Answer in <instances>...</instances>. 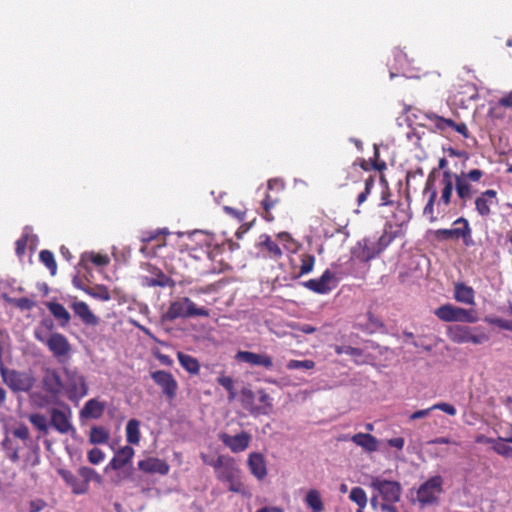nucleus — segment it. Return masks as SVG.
Masks as SVG:
<instances>
[{
    "mask_svg": "<svg viewBox=\"0 0 512 512\" xmlns=\"http://www.w3.org/2000/svg\"><path fill=\"white\" fill-rule=\"evenodd\" d=\"M74 314L86 325L96 326L99 323L98 317L90 310L84 301H75L71 304Z\"/></svg>",
    "mask_w": 512,
    "mask_h": 512,
    "instance_id": "obj_25",
    "label": "nucleus"
},
{
    "mask_svg": "<svg viewBox=\"0 0 512 512\" xmlns=\"http://www.w3.org/2000/svg\"><path fill=\"white\" fill-rule=\"evenodd\" d=\"M484 175V171L478 168L468 171L462 170L459 173L454 172L455 192L462 206H465L466 203L472 200L477 194L474 183H479Z\"/></svg>",
    "mask_w": 512,
    "mask_h": 512,
    "instance_id": "obj_4",
    "label": "nucleus"
},
{
    "mask_svg": "<svg viewBox=\"0 0 512 512\" xmlns=\"http://www.w3.org/2000/svg\"><path fill=\"white\" fill-rule=\"evenodd\" d=\"M251 438V435L246 431H241L236 435H229L225 432L219 434V440L233 453L245 451L249 447Z\"/></svg>",
    "mask_w": 512,
    "mask_h": 512,
    "instance_id": "obj_18",
    "label": "nucleus"
},
{
    "mask_svg": "<svg viewBox=\"0 0 512 512\" xmlns=\"http://www.w3.org/2000/svg\"><path fill=\"white\" fill-rule=\"evenodd\" d=\"M349 498L355 502L360 509H363L367 504V495L361 487H354L350 491Z\"/></svg>",
    "mask_w": 512,
    "mask_h": 512,
    "instance_id": "obj_43",
    "label": "nucleus"
},
{
    "mask_svg": "<svg viewBox=\"0 0 512 512\" xmlns=\"http://www.w3.org/2000/svg\"><path fill=\"white\" fill-rule=\"evenodd\" d=\"M5 300L8 304H10L22 311H30L36 305L35 301L28 297H21V298L5 297Z\"/></svg>",
    "mask_w": 512,
    "mask_h": 512,
    "instance_id": "obj_40",
    "label": "nucleus"
},
{
    "mask_svg": "<svg viewBox=\"0 0 512 512\" xmlns=\"http://www.w3.org/2000/svg\"><path fill=\"white\" fill-rule=\"evenodd\" d=\"M87 458L91 464L97 465L104 460L105 454L101 449L93 448L88 451Z\"/></svg>",
    "mask_w": 512,
    "mask_h": 512,
    "instance_id": "obj_52",
    "label": "nucleus"
},
{
    "mask_svg": "<svg viewBox=\"0 0 512 512\" xmlns=\"http://www.w3.org/2000/svg\"><path fill=\"white\" fill-rule=\"evenodd\" d=\"M490 324H493L501 329L508 330L512 332V320H506L502 318H494L489 320Z\"/></svg>",
    "mask_w": 512,
    "mask_h": 512,
    "instance_id": "obj_59",
    "label": "nucleus"
},
{
    "mask_svg": "<svg viewBox=\"0 0 512 512\" xmlns=\"http://www.w3.org/2000/svg\"><path fill=\"white\" fill-rule=\"evenodd\" d=\"M235 360L238 362H244L251 366L263 367L266 370L273 368V360L271 356L266 353H254L250 351H238L235 355Z\"/></svg>",
    "mask_w": 512,
    "mask_h": 512,
    "instance_id": "obj_21",
    "label": "nucleus"
},
{
    "mask_svg": "<svg viewBox=\"0 0 512 512\" xmlns=\"http://www.w3.org/2000/svg\"><path fill=\"white\" fill-rule=\"evenodd\" d=\"M450 128L455 130L456 132H458L465 138H467L469 135V131H468L467 125L465 123L454 122V125H451Z\"/></svg>",
    "mask_w": 512,
    "mask_h": 512,
    "instance_id": "obj_63",
    "label": "nucleus"
},
{
    "mask_svg": "<svg viewBox=\"0 0 512 512\" xmlns=\"http://www.w3.org/2000/svg\"><path fill=\"white\" fill-rule=\"evenodd\" d=\"M301 265L298 273L295 275V278H300L303 275H306L312 272L315 265V256L309 253H303L300 255Z\"/></svg>",
    "mask_w": 512,
    "mask_h": 512,
    "instance_id": "obj_38",
    "label": "nucleus"
},
{
    "mask_svg": "<svg viewBox=\"0 0 512 512\" xmlns=\"http://www.w3.org/2000/svg\"><path fill=\"white\" fill-rule=\"evenodd\" d=\"M431 409L440 410L450 416H455L457 413L456 408L453 405L445 402L436 403L431 406Z\"/></svg>",
    "mask_w": 512,
    "mask_h": 512,
    "instance_id": "obj_57",
    "label": "nucleus"
},
{
    "mask_svg": "<svg viewBox=\"0 0 512 512\" xmlns=\"http://www.w3.org/2000/svg\"><path fill=\"white\" fill-rule=\"evenodd\" d=\"M12 434L14 437L22 440V441H26L29 439L30 437V432H29V428L23 424V423H20L18 424L13 430H12Z\"/></svg>",
    "mask_w": 512,
    "mask_h": 512,
    "instance_id": "obj_54",
    "label": "nucleus"
},
{
    "mask_svg": "<svg viewBox=\"0 0 512 512\" xmlns=\"http://www.w3.org/2000/svg\"><path fill=\"white\" fill-rule=\"evenodd\" d=\"M498 203V192L494 189L482 191L474 198L475 211L484 219L491 216L493 208L498 206Z\"/></svg>",
    "mask_w": 512,
    "mask_h": 512,
    "instance_id": "obj_13",
    "label": "nucleus"
},
{
    "mask_svg": "<svg viewBox=\"0 0 512 512\" xmlns=\"http://www.w3.org/2000/svg\"><path fill=\"white\" fill-rule=\"evenodd\" d=\"M433 122L437 129L444 131L447 128H450L451 125H454V121L452 119H445L443 117L433 115V117H429Z\"/></svg>",
    "mask_w": 512,
    "mask_h": 512,
    "instance_id": "obj_55",
    "label": "nucleus"
},
{
    "mask_svg": "<svg viewBox=\"0 0 512 512\" xmlns=\"http://www.w3.org/2000/svg\"><path fill=\"white\" fill-rule=\"evenodd\" d=\"M374 183H375V176L374 175H369L364 180V190L362 192H360L358 194V196H357V204H358V206H361L367 200V197L371 193V190H372V188L374 186Z\"/></svg>",
    "mask_w": 512,
    "mask_h": 512,
    "instance_id": "obj_44",
    "label": "nucleus"
},
{
    "mask_svg": "<svg viewBox=\"0 0 512 512\" xmlns=\"http://www.w3.org/2000/svg\"><path fill=\"white\" fill-rule=\"evenodd\" d=\"M454 190V172L445 170L440 175L436 168L430 171L423 190V194L428 195L423 214L429 218L430 222L437 221L438 214L450 206Z\"/></svg>",
    "mask_w": 512,
    "mask_h": 512,
    "instance_id": "obj_1",
    "label": "nucleus"
},
{
    "mask_svg": "<svg viewBox=\"0 0 512 512\" xmlns=\"http://www.w3.org/2000/svg\"><path fill=\"white\" fill-rule=\"evenodd\" d=\"M256 248L258 250V257L263 259L278 261L283 255L280 246L267 234H262L259 237Z\"/></svg>",
    "mask_w": 512,
    "mask_h": 512,
    "instance_id": "obj_19",
    "label": "nucleus"
},
{
    "mask_svg": "<svg viewBox=\"0 0 512 512\" xmlns=\"http://www.w3.org/2000/svg\"><path fill=\"white\" fill-rule=\"evenodd\" d=\"M43 389L50 395L56 397L63 392V379L57 370L46 368L42 379Z\"/></svg>",
    "mask_w": 512,
    "mask_h": 512,
    "instance_id": "obj_22",
    "label": "nucleus"
},
{
    "mask_svg": "<svg viewBox=\"0 0 512 512\" xmlns=\"http://www.w3.org/2000/svg\"><path fill=\"white\" fill-rule=\"evenodd\" d=\"M351 441L370 453L378 449V440L370 433H357L351 437Z\"/></svg>",
    "mask_w": 512,
    "mask_h": 512,
    "instance_id": "obj_30",
    "label": "nucleus"
},
{
    "mask_svg": "<svg viewBox=\"0 0 512 512\" xmlns=\"http://www.w3.org/2000/svg\"><path fill=\"white\" fill-rule=\"evenodd\" d=\"M492 444L494 451L499 455L508 457L512 454V447L507 445V442L504 440V438H500L499 441L494 440Z\"/></svg>",
    "mask_w": 512,
    "mask_h": 512,
    "instance_id": "obj_50",
    "label": "nucleus"
},
{
    "mask_svg": "<svg viewBox=\"0 0 512 512\" xmlns=\"http://www.w3.org/2000/svg\"><path fill=\"white\" fill-rule=\"evenodd\" d=\"M46 346L54 357L61 359L67 357L71 352V345L68 339L61 333L54 332L46 340Z\"/></svg>",
    "mask_w": 512,
    "mask_h": 512,
    "instance_id": "obj_20",
    "label": "nucleus"
},
{
    "mask_svg": "<svg viewBox=\"0 0 512 512\" xmlns=\"http://www.w3.org/2000/svg\"><path fill=\"white\" fill-rule=\"evenodd\" d=\"M142 269L146 270L149 274L141 276V284L144 287L153 288H174L175 281L166 275L160 268L150 263L142 264Z\"/></svg>",
    "mask_w": 512,
    "mask_h": 512,
    "instance_id": "obj_11",
    "label": "nucleus"
},
{
    "mask_svg": "<svg viewBox=\"0 0 512 512\" xmlns=\"http://www.w3.org/2000/svg\"><path fill=\"white\" fill-rule=\"evenodd\" d=\"M138 469L148 474L167 475L170 467L166 461L160 458L148 457L138 462Z\"/></svg>",
    "mask_w": 512,
    "mask_h": 512,
    "instance_id": "obj_23",
    "label": "nucleus"
},
{
    "mask_svg": "<svg viewBox=\"0 0 512 512\" xmlns=\"http://www.w3.org/2000/svg\"><path fill=\"white\" fill-rule=\"evenodd\" d=\"M434 315L443 322L476 323L479 320L476 310L464 309L450 303L436 308Z\"/></svg>",
    "mask_w": 512,
    "mask_h": 512,
    "instance_id": "obj_8",
    "label": "nucleus"
},
{
    "mask_svg": "<svg viewBox=\"0 0 512 512\" xmlns=\"http://www.w3.org/2000/svg\"><path fill=\"white\" fill-rule=\"evenodd\" d=\"M380 182H381V184L383 186V190L381 192L380 206L392 205L393 201L390 199L391 198V192H390V189H389V186H388V182L385 179L384 175L380 176Z\"/></svg>",
    "mask_w": 512,
    "mask_h": 512,
    "instance_id": "obj_49",
    "label": "nucleus"
},
{
    "mask_svg": "<svg viewBox=\"0 0 512 512\" xmlns=\"http://www.w3.org/2000/svg\"><path fill=\"white\" fill-rule=\"evenodd\" d=\"M208 317L209 311L205 308H198L188 297L171 302L165 313V319L173 321L177 318Z\"/></svg>",
    "mask_w": 512,
    "mask_h": 512,
    "instance_id": "obj_6",
    "label": "nucleus"
},
{
    "mask_svg": "<svg viewBox=\"0 0 512 512\" xmlns=\"http://www.w3.org/2000/svg\"><path fill=\"white\" fill-rule=\"evenodd\" d=\"M89 260L96 266H106L109 263V257L107 255L99 253H90Z\"/></svg>",
    "mask_w": 512,
    "mask_h": 512,
    "instance_id": "obj_58",
    "label": "nucleus"
},
{
    "mask_svg": "<svg viewBox=\"0 0 512 512\" xmlns=\"http://www.w3.org/2000/svg\"><path fill=\"white\" fill-rule=\"evenodd\" d=\"M277 239L284 244V248L288 251H295L297 249V243L292 239L289 233L280 232L277 234Z\"/></svg>",
    "mask_w": 512,
    "mask_h": 512,
    "instance_id": "obj_51",
    "label": "nucleus"
},
{
    "mask_svg": "<svg viewBox=\"0 0 512 512\" xmlns=\"http://www.w3.org/2000/svg\"><path fill=\"white\" fill-rule=\"evenodd\" d=\"M151 378L158 385L167 400H173L177 395L178 383L174 376L165 370H157L151 373Z\"/></svg>",
    "mask_w": 512,
    "mask_h": 512,
    "instance_id": "obj_15",
    "label": "nucleus"
},
{
    "mask_svg": "<svg viewBox=\"0 0 512 512\" xmlns=\"http://www.w3.org/2000/svg\"><path fill=\"white\" fill-rule=\"evenodd\" d=\"M443 492V478L440 475L430 477L417 490V500L422 506L434 504Z\"/></svg>",
    "mask_w": 512,
    "mask_h": 512,
    "instance_id": "obj_10",
    "label": "nucleus"
},
{
    "mask_svg": "<svg viewBox=\"0 0 512 512\" xmlns=\"http://www.w3.org/2000/svg\"><path fill=\"white\" fill-rule=\"evenodd\" d=\"M335 352L338 355L347 354L356 357L362 356V350L352 346H336Z\"/></svg>",
    "mask_w": 512,
    "mask_h": 512,
    "instance_id": "obj_56",
    "label": "nucleus"
},
{
    "mask_svg": "<svg viewBox=\"0 0 512 512\" xmlns=\"http://www.w3.org/2000/svg\"><path fill=\"white\" fill-rule=\"evenodd\" d=\"M78 474L80 475V477L82 478V482H85L88 486H89V482L94 478V477H97V473L94 469L90 468V467H87V466H82L78 469Z\"/></svg>",
    "mask_w": 512,
    "mask_h": 512,
    "instance_id": "obj_53",
    "label": "nucleus"
},
{
    "mask_svg": "<svg viewBox=\"0 0 512 512\" xmlns=\"http://www.w3.org/2000/svg\"><path fill=\"white\" fill-rule=\"evenodd\" d=\"M249 470L258 480H263L267 475L266 462L262 454L251 453L247 461Z\"/></svg>",
    "mask_w": 512,
    "mask_h": 512,
    "instance_id": "obj_26",
    "label": "nucleus"
},
{
    "mask_svg": "<svg viewBox=\"0 0 512 512\" xmlns=\"http://www.w3.org/2000/svg\"><path fill=\"white\" fill-rule=\"evenodd\" d=\"M134 454V449L126 445L115 453L108 466L113 470H120L132 460Z\"/></svg>",
    "mask_w": 512,
    "mask_h": 512,
    "instance_id": "obj_27",
    "label": "nucleus"
},
{
    "mask_svg": "<svg viewBox=\"0 0 512 512\" xmlns=\"http://www.w3.org/2000/svg\"><path fill=\"white\" fill-rule=\"evenodd\" d=\"M140 422L130 419L126 425V440L129 444L138 445L140 442Z\"/></svg>",
    "mask_w": 512,
    "mask_h": 512,
    "instance_id": "obj_36",
    "label": "nucleus"
},
{
    "mask_svg": "<svg viewBox=\"0 0 512 512\" xmlns=\"http://www.w3.org/2000/svg\"><path fill=\"white\" fill-rule=\"evenodd\" d=\"M15 251L18 256H22L27 246V236L20 237L15 243Z\"/></svg>",
    "mask_w": 512,
    "mask_h": 512,
    "instance_id": "obj_62",
    "label": "nucleus"
},
{
    "mask_svg": "<svg viewBox=\"0 0 512 512\" xmlns=\"http://www.w3.org/2000/svg\"><path fill=\"white\" fill-rule=\"evenodd\" d=\"M46 306L50 313L60 321L62 326H66L70 322L71 316L62 304L57 302H47Z\"/></svg>",
    "mask_w": 512,
    "mask_h": 512,
    "instance_id": "obj_34",
    "label": "nucleus"
},
{
    "mask_svg": "<svg viewBox=\"0 0 512 512\" xmlns=\"http://www.w3.org/2000/svg\"><path fill=\"white\" fill-rule=\"evenodd\" d=\"M4 383L13 391H29L35 383L34 377L26 372L1 370Z\"/></svg>",
    "mask_w": 512,
    "mask_h": 512,
    "instance_id": "obj_12",
    "label": "nucleus"
},
{
    "mask_svg": "<svg viewBox=\"0 0 512 512\" xmlns=\"http://www.w3.org/2000/svg\"><path fill=\"white\" fill-rule=\"evenodd\" d=\"M477 330V328L457 324L448 326L446 335L450 341L456 344L472 343L479 345L488 341V335L484 332L475 334L474 331Z\"/></svg>",
    "mask_w": 512,
    "mask_h": 512,
    "instance_id": "obj_9",
    "label": "nucleus"
},
{
    "mask_svg": "<svg viewBox=\"0 0 512 512\" xmlns=\"http://www.w3.org/2000/svg\"><path fill=\"white\" fill-rule=\"evenodd\" d=\"M395 234L392 231V225L386 224L382 235L376 243H372L370 247L368 241L364 240L363 258L368 261L384 251L394 240Z\"/></svg>",
    "mask_w": 512,
    "mask_h": 512,
    "instance_id": "obj_14",
    "label": "nucleus"
},
{
    "mask_svg": "<svg viewBox=\"0 0 512 512\" xmlns=\"http://www.w3.org/2000/svg\"><path fill=\"white\" fill-rule=\"evenodd\" d=\"M3 447L6 451L7 457L13 462L16 463L19 461V448L13 444V442L6 437L3 441Z\"/></svg>",
    "mask_w": 512,
    "mask_h": 512,
    "instance_id": "obj_46",
    "label": "nucleus"
},
{
    "mask_svg": "<svg viewBox=\"0 0 512 512\" xmlns=\"http://www.w3.org/2000/svg\"><path fill=\"white\" fill-rule=\"evenodd\" d=\"M84 291L91 297L100 301L106 302L111 299L110 292L108 288L104 285H96L95 287H89L87 289H84Z\"/></svg>",
    "mask_w": 512,
    "mask_h": 512,
    "instance_id": "obj_41",
    "label": "nucleus"
},
{
    "mask_svg": "<svg viewBox=\"0 0 512 512\" xmlns=\"http://www.w3.org/2000/svg\"><path fill=\"white\" fill-rule=\"evenodd\" d=\"M454 228L438 229L435 231V237L438 241H449L462 239L465 246L470 247L474 244L472 239V229L469 221L464 217H459L453 222Z\"/></svg>",
    "mask_w": 512,
    "mask_h": 512,
    "instance_id": "obj_7",
    "label": "nucleus"
},
{
    "mask_svg": "<svg viewBox=\"0 0 512 512\" xmlns=\"http://www.w3.org/2000/svg\"><path fill=\"white\" fill-rule=\"evenodd\" d=\"M71 412L67 408V411L53 408L50 413L51 425L61 434H66L72 429L70 422Z\"/></svg>",
    "mask_w": 512,
    "mask_h": 512,
    "instance_id": "obj_24",
    "label": "nucleus"
},
{
    "mask_svg": "<svg viewBox=\"0 0 512 512\" xmlns=\"http://www.w3.org/2000/svg\"><path fill=\"white\" fill-rule=\"evenodd\" d=\"M110 438L109 431L103 426H93L89 433V442L91 444H105Z\"/></svg>",
    "mask_w": 512,
    "mask_h": 512,
    "instance_id": "obj_37",
    "label": "nucleus"
},
{
    "mask_svg": "<svg viewBox=\"0 0 512 512\" xmlns=\"http://www.w3.org/2000/svg\"><path fill=\"white\" fill-rule=\"evenodd\" d=\"M61 476L64 481L72 488L74 494H84L88 491V485L79 480L72 472L62 471Z\"/></svg>",
    "mask_w": 512,
    "mask_h": 512,
    "instance_id": "obj_31",
    "label": "nucleus"
},
{
    "mask_svg": "<svg viewBox=\"0 0 512 512\" xmlns=\"http://www.w3.org/2000/svg\"><path fill=\"white\" fill-rule=\"evenodd\" d=\"M303 286L315 293L326 294L336 287L335 274L327 269L319 278L305 281Z\"/></svg>",
    "mask_w": 512,
    "mask_h": 512,
    "instance_id": "obj_17",
    "label": "nucleus"
},
{
    "mask_svg": "<svg viewBox=\"0 0 512 512\" xmlns=\"http://www.w3.org/2000/svg\"><path fill=\"white\" fill-rule=\"evenodd\" d=\"M177 359L180 365L183 367V369H185L188 373L193 375L199 374L200 363L195 357L185 354L183 352H178Z\"/></svg>",
    "mask_w": 512,
    "mask_h": 512,
    "instance_id": "obj_32",
    "label": "nucleus"
},
{
    "mask_svg": "<svg viewBox=\"0 0 512 512\" xmlns=\"http://www.w3.org/2000/svg\"><path fill=\"white\" fill-rule=\"evenodd\" d=\"M454 299L462 304L474 305L475 291L463 282H456L454 284Z\"/></svg>",
    "mask_w": 512,
    "mask_h": 512,
    "instance_id": "obj_28",
    "label": "nucleus"
},
{
    "mask_svg": "<svg viewBox=\"0 0 512 512\" xmlns=\"http://www.w3.org/2000/svg\"><path fill=\"white\" fill-rule=\"evenodd\" d=\"M367 317H368L369 325L373 331L380 330V329L384 328L383 322L372 312L369 311L367 313Z\"/></svg>",
    "mask_w": 512,
    "mask_h": 512,
    "instance_id": "obj_60",
    "label": "nucleus"
},
{
    "mask_svg": "<svg viewBox=\"0 0 512 512\" xmlns=\"http://www.w3.org/2000/svg\"><path fill=\"white\" fill-rule=\"evenodd\" d=\"M259 403L260 405L252 410L254 415H269L273 410V400L268 393L264 390H259Z\"/></svg>",
    "mask_w": 512,
    "mask_h": 512,
    "instance_id": "obj_33",
    "label": "nucleus"
},
{
    "mask_svg": "<svg viewBox=\"0 0 512 512\" xmlns=\"http://www.w3.org/2000/svg\"><path fill=\"white\" fill-rule=\"evenodd\" d=\"M218 468L214 471L218 481L228 484V490L242 496H250L249 489L242 481V472L235 459L218 455Z\"/></svg>",
    "mask_w": 512,
    "mask_h": 512,
    "instance_id": "obj_2",
    "label": "nucleus"
},
{
    "mask_svg": "<svg viewBox=\"0 0 512 512\" xmlns=\"http://www.w3.org/2000/svg\"><path fill=\"white\" fill-rule=\"evenodd\" d=\"M375 160H371V166L374 170L382 172L386 169V163L383 160H379V152L378 149H375Z\"/></svg>",
    "mask_w": 512,
    "mask_h": 512,
    "instance_id": "obj_61",
    "label": "nucleus"
},
{
    "mask_svg": "<svg viewBox=\"0 0 512 512\" xmlns=\"http://www.w3.org/2000/svg\"><path fill=\"white\" fill-rule=\"evenodd\" d=\"M28 419H29L30 423L33 424L34 427H36L39 431H41L45 434L48 433V423H47V419L44 415L35 413V414L29 415Z\"/></svg>",
    "mask_w": 512,
    "mask_h": 512,
    "instance_id": "obj_45",
    "label": "nucleus"
},
{
    "mask_svg": "<svg viewBox=\"0 0 512 512\" xmlns=\"http://www.w3.org/2000/svg\"><path fill=\"white\" fill-rule=\"evenodd\" d=\"M279 198L278 197H272L270 194H266L264 199L262 200L261 202V205H262V209H263V212H262V217L271 222L274 220V216L271 214V210L272 208L275 207L276 204L279 203Z\"/></svg>",
    "mask_w": 512,
    "mask_h": 512,
    "instance_id": "obj_39",
    "label": "nucleus"
},
{
    "mask_svg": "<svg viewBox=\"0 0 512 512\" xmlns=\"http://www.w3.org/2000/svg\"><path fill=\"white\" fill-rule=\"evenodd\" d=\"M217 383L221 385L229 393V399H234L236 396L234 388V380L230 376L224 374L217 378Z\"/></svg>",
    "mask_w": 512,
    "mask_h": 512,
    "instance_id": "obj_48",
    "label": "nucleus"
},
{
    "mask_svg": "<svg viewBox=\"0 0 512 512\" xmlns=\"http://www.w3.org/2000/svg\"><path fill=\"white\" fill-rule=\"evenodd\" d=\"M105 410V403L100 402L96 399L88 400L82 410L80 411V415L83 418H92L99 419Z\"/></svg>",
    "mask_w": 512,
    "mask_h": 512,
    "instance_id": "obj_29",
    "label": "nucleus"
},
{
    "mask_svg": "<svg viewBox=\"0 0 512 512\" xmlns=\"http://www.w3.org/2000/svg\"><path fill=\"white\" fill-rule=\"evenodd\" d=\"M498 104L502 107L512 108V91L502 96Z\"/></svg>",
    "mask_w": 512,
    "mask_h": 512,
    "instance_id": "obj_64",
    "label": "nucleus"
},
{
    "mask_svg": "<svg viewBox=\"0 0 512 512\" xmlns=\"http://www.w3.org/2000/svg\"><path fill=\"white\" fill-rule=\"evenodd\" d=\"M140 240L143 243L140 252L146 256L154 255L156 249L165 245V233L161 230L143 231Z\"/></svg>",
    "mask_w": 512,
    "mask_h": 512,
    "instance_id": "obj_16",
    "label": "nucleus"
},
{
    "mask_svg": "<svg viewBox=\"0 0 512 512\" xmlns=\"http://www.w3.org/2000/svg\"><path fill=\"white\" fill-rule=\"evenodd\" d=\"M40 261L49 269L51 275L57 272V264L54 254L49 250H42L39 254Z\"/></svg>",
    "mask_w": 512,
    "mask_h": 512,
    "instance_id": "obj_42",
    "label": "nucleus"
},
{
    "mask_svg": "<svg viewBox=\"0 0 512 512\" xmlns=\"http://www.w3.org/2000/svg\"><path fill=\"white\" fill-rule=\"evenodd\" d=\"M288 370H296V369H305L311 370L315 367V362L313 360H289L286 364Z\"/></svg>",
    "mask_w": 512,
    "mask_h": 512,
    "instance_id": "obj_47",
    "label": "nucleus"
},
{
    "mask_svg": "<svg viewBox=\"0 0 512 512\" xmlns=\"http://www.w3.org/2000/svg\"><path fill=\"white\" fill-rule=\"evenodd\" d=\"M371 487L378 492L382 499L380 509L382 512H398L395 503L400 501L402 488L399 482L374 477Z\"/></svg>",
    "mask_w": 512,
    "mask_h": 512,
    "instance_id": "obj_3",
    "label": "nucleus"
},
{
    "mask_svg": "<svg viewBox=\"0 0 512 512\" xmlns=\"http://www.w3.org/2000/svg\"><path fill=\"white\" fill-rule=\"evenodd\" d=\"M62 372L64 375L62 393L65 394L70 401H78L88 394V386L85 377L79 373L76 368L64 366Z\"/></svg>",
    "mask_w": 512,
    "mask_h": 512,
    "instance_id": "obj_5",
    "label": "nucleus"
},
{
    "mask_svg": "<svg viewBox=\"0 0 512 512\" xmlns=\"http://www.w3.org/2000/svg\"><path fill=\"white\" fill-rule=\"evenodd\" d=\"M305 504L313 512H322L324 510V503L322 501L320 492L316 489H310L305 496Z\"/></svg>",
    "mask_w": 512,
    "mask_h": 512,
    "instance_id": "obj_35",
    "label": "nucleus"
}]
</instances>
